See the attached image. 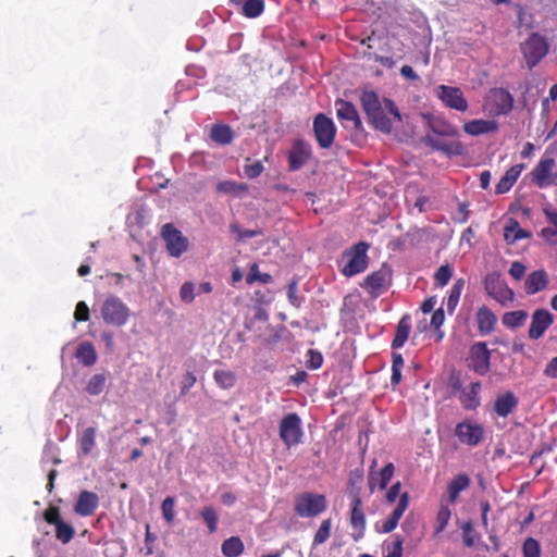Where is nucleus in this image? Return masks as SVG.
I'll list each match as a JSON object with an SVG mask.
<instances>
[{
  "label": "nucleus",
  "instance_id": "f257e3e1",
  "mask_svg": "<svg viewBox=\"0 0 557 557\" xmlns=\"http://www.w3.org/2000/svg\"><path fill=\"white\" fill-rule=\"evenodd\" d=\"M360 102L368 123L376 131L391 134L393 120L401 122V114L395 102L389 98L381 100L375 91L364 90L361 94Z\"/></svg>",
  "mask_w": 557,
  "mask_h": 557
},
{
  "label": "nucleus",
  "instance_id": "f03ea898",
  "mask_svg": "<svg viewBox=\"0 0 557 557\" xmlns=\"http://www.w3.org/2000/svg\"><path fill=\"white\" fill-rule=\"evenodd\" d=\"M400 488L401 483L397 481L386 492L385 499L388 504L395 503L397 497L399 499L391 516L381 525L379 523L375 524V530L380 533L394 531L409 506V494L407 492L400 494Z\"/></svg>",
  "mask_w": 557,
  "mask_h": 557
},
{
  "label": "nucleus",
  "instance_id": "7ed1b4c3",
  "mask_svg": "<svg viewBox=\"0 0 557 557\" xmlns=\"http://www.w3.org/2000/svg\"><path fill=\"white\" fill-rule=\"evenodd\" d=\"M369 247L367 242H359L343 252L344 265L341 271L345 276L351 277L367 270Z\"/></svg>",
  "mask_w": 557,
  "mask_h": 557
},
{
  "label": "nucleus",
  "instance_id": "20e7f679",
  "mask_svg": "<svg viewBox=\"0 0 557 557\" xmlns=\"http://www.w3.org/2000/svg\"><path fill=\"white\" fill-rule=\"evenodd\" d=\"M327 507V502L324 495L311 492L299 494L295 498V511L301 518L317 517Z\"/></svg>",
  "mask_w": 557,
  "mask_h": 557
},
{
  "label": "nucleus",
  "instance_id": "39448f33",
  "mask_svg": "<svg viewBox=\"0 0 557 557\" xmlns=\"http://www.w3.org/2000/svg\"><path fill=\"white\" fill-rule=\"evenodd\" d=\"M129 317V308L116 296L106 298L101 306V318L107 324L123 326Z\"/></svg>",
  "mask_w": 557,
  "mask_h": 557
},
{
  "label": "nucleus",
  "instance_id": "423d86ee",
  "mask_svg": "<svg viewBox=\"0 0 557 557\" xmlns=\"http://www.w3.org/2000/svg\"><path fill=\"white\" fill-rule=\"evenodd\" d=\"M278 435L287 448L301 442L304 432L301 419L296 412L285 414L280 421Z\"/></svg>",
  "mask_w": 557,
  "mask_h": 557
},
{
  "label": "nucleus",
  "instance_id": "0eeeda50",
  "mask_svg": "<svg viewBox=\"0 0 557 557\" xmlns=\"http://www.w3.org/2000/svg\"><path fill=\"white\" fill-rule=\"evenodd\" d=\"M486 294L503 306L511 302L515 298L513 290L508 287L499 272H491L484 278Z\"/></svg>",
  "mask_w": 557,
  "mask_h": 557
},
{
  "label": "nucleus",
  "instance_id": "6e6552de",
  "mask_svg": "<svg viewBox=\"0 0 557 557\" xmlns=\"http://www.w3.org/2000/svg\"><path fill=\"white\" fill-rule=\"evenodd\" d=\"M521 51L529 69L534 67L548 51V44L545 37L537 33H532L521 45Z\"/></svg>",
  "mask_w": 557,
  "mask_h": 557
},
{
  "label": "nucleus",
  "instance_id": "1a4fd4ad",
  "mask_svg": "<svg viewBox=\"0 0 557 557\" xmlns=\"http://www.w3.org/2000/svg\"><path fill=\"white\" fill-rule=\"evenodd\" d=\"M161 236L171 257L180 258L188 250L189 242L172 223L162 226Z\"/></svg>",
  "mask_w": 557,
  "mask_h": 557
},
{
  "label": "nucleus",
  "instance_id": "9d476101",
  "mask_svg": "<svg viewBox=\"0 0 557 557\" xmlns=\"http://www.w3.org/2000/svg\"><path fill=\"white\" fill-rule=\"evenodd\" d=\"M313 133L320 148H330L335 139L336 127L332 119L324 113H318L313 119Z\"/></svg>",
  "mask_w": 557,
  "mask_h": 557
},
{
  "label": "nucleus",
  "instance_id": "9b49d317",
  "mask_svg": "<svg viewBox=\"0 0 557 557\" xmlns=\"http://www.w3.org/2000/svg\"><path fill=\"white\" fill-rule=\"evenodd\" d=\"M556 168L555 159L550 157H543L531 172L532 182L539 188H546L553 185L557 178V173L554 172Z\"/></svg>",
  "mask_w": 557,
  "mask_h": 557
},
{
  "label": "nucleus",
  "instance_id": "f8f14e48",
  "mask_svg": "<svg viewBox=\"0 0 557 557\" xmlns=\"http://www.w3.org/2000/svg\"><path fill=\"white\" fill-rule=\"evenodd\" d=\"M491 350L486 343L478 342L470 348L469 368L480 375H485L490 371Z\"/></svg>",
  "mask_w": 557,
  "mask_h": 557
},
{
  "label": "nucleus",
  "instance_id": "ddd939ff",
  "mask_svg": "<svg viewBox=\"0 0 557 557\" xmlns=\"http://www.w3.org/2000/svg\"><path fill=\"white\" fill-rule=\"evenodd\" d=\"M436 96L449 109L465 112L469 108L467 99L458 87L440 85L436 87Z\"/></svg>",
  "mask_w": 557,
  "mask_h": 557
},
{
  "label": "nucleus",
  "instance_id": "4468645a",
  "mask_svg": "<svg viewBox=\"0 0 557 557\" xmlns=\"http://www.w3.org/2000/svg\"><path fill=\"white\" fill-rule=\"evenodd\" d=\"M455 435L462 444L474 447L482 442L484 429L479 423L462 421L455 426Z\"/></svg>",
  "mask_w": 557,
  "mask_h": 557
},
{
  "label": "nucleus",
  "instance_id": "2eb2a0df",
  "mask_svg": "<svg viewBox=\"0 0 557 557\" xmlns=\"http://www.w3.org/2000/svg\"><path fill=\"white\" fill-rule=\"evenodd\" d=\"M350 524L355 531H358L357 535H354L355 541L361 539L366 530V515L362 509V500L359 491L351 492V504H350Z\"/></svg>",
  "mask_w": 557,
  "mask_h": 557
},
{
  "label": "nucleus",
  "instance_id": "dca6fc26",
  "mask_svg": "<svg viewBox=\"0 0 557 557\" xmlns=\"http://www.w3.org/2000/svg\"><path fill=\"white\" fill-rule=\"evenodd\" d=\"M554 315L547 309H536L531 318L528 335L531 339H540L553 324Z\"/></svg>",
  "mask_w": 557,
  "mask_h": 557
},
{
  "label": "nucleus",
  "instance_id": "f3484780",
  "mask_svg": "<svg viewBox=\"0 0 557 557\" xmlns=\"http://www.w3.org/2000/svg\"><path fill=\"white\" fill-rule=\"evenodd\" d=\"M311 157V147L308 143L297 139L288 153V170L298 171Z\"/></svg>",
  "mask_w": 557,
  "mask_h": 557
},
{
  "label": "nucleus",
  "instance_id": "a211bd4d",
  "mask_svg": "<svg viewBox=\"0 0 557 557\" xmlns=\"http://www.w3.org/2000/svg\"><path fill=\"white\" fill-rule=\"evenodd\" d=\"M490 99L493 104V112L495 115H506L513 108L515 99L505 88H493L490 91Z\"/></svg>",
  "mask_w": 557,
  "mask_h": 557
},
{
  "label": "nucleus",
  "instance_id": "6ab92c4d",
  "mask_svg": "<svg viewBox=\"0 0 557 557\" xmlns=\"http://www.w3.org/2000/svg\"><path fill=\"white\" fill-rule=\"evenodd\" d=\"M423 141L432 149L444 152L448 156H460L463 153V145L459 140L446 141L434 135L426 134Z\"/></svg>",
  "mask_w": 557,
  "mask_h": 557
},
{
  "label": "nucleus",
  "instance_id": "aec40b11",
  "mask_svg": "<svg viewBox=\"0 0 557 557\" xmlns=\"http://www.w3.org/2000/svg\"><path fill=\"white\" fill-rule=\"evenodd\" d=\"M99 506V497L96 493L84 490L79 493L74 505V511L81 517L92 516Z\"/></svg>",
  "mask_w": 557,
  "mask_h": 557
},
{
  "label": "nucleus",
  "instance_id": "412c9836",
  "mask_svg": "<svg viewBox=\"0 0 557 557\" xmlns=\"http://www.w3.org/2000/svg\"><path fill=\"white\" fill-rule=\"evenodd\" d=\"M337 117L339 120L349 121L352 123V128L356 132H363V125L360 120L359 113L356 107L346 100L337 99L335 101Z\"/></svg>",
  "mask_w": 557,
  "mask_h": 557
},
{
  "label": "nucleus",
  "instance_id": "4be33fe9",
  "mask_svg": "<svg viewBox=\"0 0 557 557\" xmlns=\"http://www.w3.org/2000/svg\"><path fill=\"white\" fill-rule=\"evenodd\" d=\"M463 131L471 136L495 133L498 131V123L495 120H472L463 124Z\"/></svg>",
  "mask_w": 557,
  "mask_h": 557
},
{
  "label": "nucleus",
  "instance_id": "5701e85b",
  "mask_svg": "<svg viewBox=\"0 0 557 557\" xmlns=\"http://www.w3.org/2000/svg\"><path fill=\"white\" fill-rule=\"evenodd\" d=\"M549 283L548 275L545 270H536L531 272L524 281V290L528 295H534L544 290Z\"/></svg>",
  "mask_w": 557,
  "mask_h": 557
},
{
  "label": "nucleus",
  "instance_id": "b1692460",
  "mask_svg": "<svg viewBox=\"0 0 557 557\" xmlns=\"http://www.w3.org/2000/svg\"><path fill=\"white\" fill-rule=\"evenodd\" d=\"M481 383L472 382L459 395V401L466 410H475L480 406Z\"/></svg>",
  "mask_w": 557,
  "mask_h": 557
},
{
  "label": "nucleus",
  "instance_id": "393cba45",
  "mask_svg": "<svg viewBox=\"0 0 557 557\" xmlns=\"http://www.w3.org/2000/svg\"><path fill=\"white\" fill-rule=\"evenodd\" d=\"M478 332L481 335H488L493 332L494 326L497 322V318L494 312L486 306H482L478 309L475 314Z\"/></svg>",
  "mask_w": 557,
  "mask_h": 557
},
{
  "label": "nucleus",
  "instance_id": "a878e982",
  "mask_svg": "<svg viewBox=\"0 0 557 557\" xmlns=\"http://www.w3.org/2000/svg\"><path fill=\"white\" fill-rule=\"evenodd\" d=\"M525 165L515 164L510 169L506 171V173L500 177L495 187V193L497 195H503L511 189L513 184L517 182L521 172L524 170Z\"/></svg>",
  "mask_w": 557,
  "mask_h": 557
},
{
  "label": "nucleus",
  "instance_id": "bb28decb",
  "mask_svg": "<svg viewBox=\"0 0 557 557\" xmlns=\"http://www.w3.org/2000/svg\"><path fill=\"white\" fill-rule=\"evenodd\" d=\"M518 397L512 392H506L496 397L494 401V411L497 416L506 418L518 406Z\"/></svg>",
  "mask_w": 557,
  "mask_h": 557
},
{
  "label": "nucleus",
  "instance_id": "cd10ccee",
  "mask_svg": "<svg viewBox=\"0 0 557 557\" xmlns=\"http://www.w3.org/2000/svg\"><path fill=\"white\" fill-rule=\"evenodd\" d=\"M531 232L520 227L519 222L511 218L504 227V239L508 245H512L520 239L531 238Z\"/></svg>",
  "mask_w": 557,
  "mask_h": 557
},
{
  "label": "nucleus",
  "instance_id": "c85d7f7f",
  "mask_svg": "<svg viewBox=\"0 0 557 557\" xmlns=\"http://www.w3.org/2000/svg\"><path fill=\"white\" fill-rule=\"evenodd\" d=\"M429 128L432 132L431 135L441 137H456L458 136V129L455 125L442 117H429Z\"/></svg>",
  "mask_w": 557,
  "mask_h": 557
},
{
  "label": "nucleus",
  "instance_id": "c756f323",
  "mask_svg": "<svg viewBox=\"0 0 557 557\" xmlns=\"http://www.w3.org/2000/svg\"><path fill=\"white\" fill-rule=\"evenodd\" d=\"M471 480L468 474L460 473L456 475L447 486L448 502L455 504L459 494L470 486Z\"/></svg>",
  "mask_w": 557,
  "mask_h": 557
},
{
  "label": "nucleus",
  "instance_id": "7c9ffc66",
  "mask_svg": "<svg viewBox=\"0 0 557 557\" xmlns=\"http://www.w3.org/2000/svg\"><path fill=\"white\" fill-rule=\"evenodd\" d=\"M96 434L97 430L94 426L86 428L78 436V455L79 456H88L91 454L96 446Z\"/></svg>",
  "mask_w": 557,
  "mask_h": 557
},
{
  "label": "nucleus",
  "instance_id": "2f4dec72",
  "mask_svg": "<svg viewBox=\"0 0 557 557\" xmlns=\"http://www.w3.org/2000/svg\"><path fill=\"white\" fill-rule=\"evenodd\" d=\"M410 330V317L406 314L398 321V324L396 326L395 336L392 342L393 349H399L405 345L409 337Z\"/></svg>",
  "mask_w": 557,
  "mask_h": 557
},
{
  "label": "nucleus",
  "instance_id": "473e14b6",
  "mask_svg": "<svg viewBox=\"0 0 557 557\" xmlns=\"http://www.w3.org/2000/svg\"><path fill=\"white\" fill-rule=\"evenodd\" d=\"M386 285V272L383 270L369 274L363 282L366 288L371 295L377 296L380 290Z\"/></svg>",
  "mask_w": 557,
  "mask_h": 557
},
{
  "label": "nucleus",
  "instance_id": "72a5a7b5",
  "mask_svg": "<svg viewBox=\"0 0 557 557\" xmlns=\"http://www.w3.org/2000/svg\"><path fill=\"white\" fill-rule=\"evenodd\" d=\"M75 357L85 367H91L97 361V352L94 345L89 342H83L78 345Z\"/></svg>",
  "mask_w": 557,
  "mask_h": 557
},
{
  "label": "nucleus",
  "instance_id": "f704fd0d",
  "mask_svg": "<svg viewBox=\"0 0 557 557\" xmlns=\"http://www.w3.org/2000/svg\"><path fill=\"white\" fill-rule=\"evenodd\" d=\"M245 545L239 536H231L223 541L221 552L225 557H238L244 553Z\"/></svg>",
  "mask_w": 557,
  "mask_h": 557
},
{
  "label": "nucleus",
  "instance_id": "c9c22d12",
  "mask_svg": "<svg viewBox=\"0 0 557 557\" xmlns=\"http://www.w3.org/2000/svg\"><path fill=\"white\" fill-rule=\"evenodd\" d=\"M210 138L219 145H230L233 140V132L228 125L214 124L210 132Z\"/></svg>",
  "mask_w": 557,
  "mask_h": 557
},
{
  "label": "nucleus",
  "instance_id": "e433bc0d",
  "mask_svg": "<svg viewBox=\"0 0 557 557\" xmlns=\"http://www.w3.org/2000/svg\"><path fill=\"white\" fill-rule=\"evenodd\" d=\"M216 385L222 389L233 388L236 384V374L231 370L218 369L213 373Z\"/></svg>",
  "mask_w": 557,
  "mask_h": 557
},
{
  "label": "nucleus",
  "instance_id": "4c0bfd02",
  "mask_svg": "<svg viewBox=\"0 0 557 557\" xmlns=\"http://www.w3.org/2000/svg\"><path fill=\"white\" fill-rule=\"evenodd\" d=\"M528 318V313L524 310H516L506 312L503 315V324L509 329H518L522 326Z\"/></svg>",
  "mask_w": 557,
  "mask_h": 557
},
{
  "label": "nucleus",
  "instance_id": "58836bf2",
  "mask_svg": "<svg viewBox=\"0 0 557 557\" xmlns=\"http://www.w3.org/2000/svg\"><path fill=\"white\" fill-rule=\"evenodd\" d=\"M248 190V186L244 183H238L236 181H221L216 184V191L221 194H233L240 195Z\"/></svg>",
  "mask_w": 557,
  "mask_h": 557
},
{
  "label": "nucleus",
  "instance_id": "ea45409f",
  "mask_svg": "<svg viewBox=\"0 0 557 557\" xmlns=\"http://www.w3.org/2000/svg\"><path fill=\"white\" fill-rule=\"evenodd\" d=\"M107 377L104 374H94L86 385V392L91 396H97L101 394L104 389Z\"/></svg>",
  "mask_w": 557,
  "mask_h": 557
},
{
  "label": "nucleus",
  "instance_id": "a19ab883",
  "mask_svg": "<svg viewBox=\"0 0 557 557\" xmlns=\"http://www.w3.org/2000/svg\"><path fill=\"white\" fill-rule=\"evenodd\" d=\"M264 10L263 0H246L243 3V14L246 17L255 18L262 14Z\"/></svg>",
  "mask_w": 557,
  "mask_h": 557
},
{
  "label": "nucleus",
  "instance_id": "79ce46f5",
  "mask_svg": "<svg viewBox=\"0 0 557 557\" xmlns=\"http://www.w3.org/2000/svg\"><path fill=\"white\" fill-rule=\"evenodd\" d=\"M465 285V281L462 278H459L455 282V284L451 286L448 298H447V310L453 313L456 309L459 298L462 292Z\"/></svg>",
  "mask_w": 557,
  "mask_h": 557
},
{
  "label": "nucleus",
  "instance_id": "37998d69",
  "mask_svg": "<svg viewBox=\"0 0 557 557\" xmlns=\"http://www.w3.org/2000/svg\"><path fill=\"white\" fill-rule=\"evenodd\" d=\"M200 516L207 524L209 533H214L219 521L216 510L212 506H205L200 511Z\"/></svg>",
  "mask_w": 557,
  "mask_h": 557
},
{
  "label": "nucleus",
  "instance_id": "c03bdc74",
  "mask_svg": "<svg viewBox=\"0 0 557 557\" xmlns=\"http://www.w3.org/2000/svg\"><path fill=\"white\" fill-rule=\"evenodd\" d=\"M74 528L64 521H61L55 525V537L63 544L71 542V540L74 537Z\"/></svg>",
  "mask_w": 557,
  "mask_h": 557
},
{
  "label": "nucleus",
  "instance_id": "a18cd8bd",
  "mask_svg": "<svg viewBox=\"0 0 557 557\" xmlns=\"http://www.w3.org/2000/svg\"><path fill=\"white\" fill-rule=\"evenodd\" d=\"M256 281H258L262 284H269L272 282V275L269 273H260L258 264L253 263L250 267L249 272L246 276V282H247V284H252Z\"/></svg>",
  "mask_w": 557,
  "mask_h": 557
},
{
  "label": "nucleus",
  "instance_id": "49530a36",
  "mask_svg": "<svg viewBox=\"0 0 557 557\" xmlns=\"http://www.w3.org/2000/svg\"><path fill=\"white\" fill-rule=\"evenodd\" d=\"M403 540L400 536H395L392 542H385L383 545L384 557H403Z\"/></svg>",
  "mask_w": 557,
  "mask_h": 557
},
{
  "label": "nucleus",
  "instance_id": "de8ad7c7",
  "mask_svg": "<svg viewBox=\"0 0 557 557\" xmlns=\"http://www.w3.org/2000/svg\"><path fill=\"white\" fill-rule=\"evenodd\" d=\"M332 521L331 519H325L321 522L318 531L314 534L313 544L320 545L326 542L331 535Z\"/></svg>",
  "mask_w": 557,
  "mask_h": 557
},
{
  "label": "nucleus",
  "instance_id": "09e8293b",
  "mask_svg": "<svg viewBox=\"0 0 557 557\" xmlns=\"http://www.w3.org/2000/svg\"><path fill=\"white\" fill-rule=\"evenodd\" d=\"M523 557H541V545L537 540L528 537L522 544Z\"/></svg>",
  "mask_w": 557,
  "mask_h": 557
},
{
  "label": "nucleus",
  "instance_id": "8fccbe9b",
  "mask_svg": "<svg viewBox=\"0 0 557 557\" xmlns=\"http://www.w3.org/2000/svg\"><path fill=\"white\" fill-rule=\"evenodd\" d=\"M453 275V269L449 264L441 265L434 273L435 284L440 287H444L448 284Z\"/></svg>",
  "mask_w": 557,
  "mask_h": 557
},
{
  "label": "nucleus",
  "instance_id": "3c124183",
  "mask_svg": "<svg viewBox=\"0 0 557 557\" xmlns=\"http://www.w3.org/2000/svg\"><path fill=\"white\" fill-rule=\"evenodd\" d=\"M247 163L244 165V174L248 178H256L260 176L264 170L261 161L256 160L251 162L250 158H247Z\"/></svg>",
  "mask_w": 557,
  "mask_h": 557
},
{
  "label": "nucleus",
  "instance_id": "603ef678",
  "mask_svg": "<svg viewBox=\"0 0 557 557\" xmlns=\"http://www.w3.org/2000/svg\"><path fill=\"white\" fill-rule=\"evenodd\" d=\"M395 472V466L393 462L386 463L379 473V487L385 490L392 480Z\"/></svg>",
  "mask_w": 557,
  "mask_h": 557
},
{
  "label": "nucleus",
  "instance_id": "864d4df0",
  "mask_svg": "<svg viewBox=\"0 0 557 557\" xmlns=\"http://www.w3.org/2000/svg\"><path fill=\"white\" fill-rule=\"evenodd\" d=\"M175 498L168 496L161 505L162 516L168 523H172L175 518Z\"/></svg>",
  "mask_w": 557,
  "mask_h": 557
},
{
  "label": "nucleus",
  "instance_id": "5fc2aeb1",
  "mask_svg": "<svg viewBox=\"0 0 557 557\" xmlns=\"http://www.w3.org/2000/svg\"><path fill=\"white\" fill-rule=\"evenodd\" d=\"M230 228H231V231L233 233L237 234L239 240H243V239H246V238H253V237H258V236L262 235L261 230H259V228H256V230H244L236 222L232 223L230 225Z\"/></svg>",
  "mask_w": 557,
  "mask_h": 557
},
{
  "label": "nucleus",
  "instance_id": "6e6d98bb",
  "mask_svg": "<svg viewBox=\"0 0 557 557\" xmlns=\"http://www.w3.org/2000/svg\"><path fill=\"white\" fill-rule=\"evenodd\" d=\"M450 516H451V512L447 506H442L440 508L437 516H436V530H435L436 533H441L442 531H444V529L446 528V525L449 522Z\"/></svg>",
  "mask_w": 557,
  "mask_h": 557
},
{
  "label": "nucleus",
  "instance_id": "4d7b16f0",
  "mask_svg": "<svg viewBox=\"0 0 557 557\" xmlns=\"http://www.w3.org/2000/svg\"><path fill=\"white\" fill-rule=\"evenodd\" d=\"M309 359L307 361V367L312 370H317L322 367L323 356L321 352L314 349H309L308 351Z\"/></svg>",
  "mask_w": 557,
  "mask_h": 557
},
{
  "label": "nucleus",
  "instance_id": "13d9d810",
  "mask_svg": "<svg viewBox=\"0 0 557 557\" xmlns=\"http://www.w3.org/2000/svg\"><path fill=\"white\" fill-rule=\"evenodd\" d=\"M74 318L78 322H86L89 320V308L85 301H78L75 307Z\"/></svg>",
  "mask_w": 557,
  "mask_h": 557
},
{
  "label": "nucleus",
  "instance_id": "bf43d9fd",
  "mask_svg": "<svg viewBox=\"0 0 557 557\" xmlns=\"http://www.w3.org/2000/svg\"><path fill=\"white\" fill-rule=\"evenodd\" d=\"M44 518L49 524L57 525L61 521L60 509L54 506H50L44 513Z\"/></svg>",
  "mask_w": 557,
  "mask_h": 557
},
{
  "label": "nucleus",
  "instance_id": "052dcab7",
  "mask_svg": "<svg viewBox=\"0 0 557 557\" xmlns=\"http://www.w3.org/2000/svg\"><path fill=\"white\" fill-rule=\"evenodd\" d=\"M297 286H298V281L296 278H293L288 285H287V297H288V301L290 302V305H293L294 307H299L300 306V301L297 297Z\"/></svg>",
  "mask_w": 557,
  "mask_h": 557
},
{
  "label": "nucleus",
  "instance_id": "680f3d73",
  "mask_svg": "<svg viewBox=\"0 0 557 557\" xmlns=\"http://www.w3.org/2000/svg\"><path fill=\"white\" fill-rule=\"evenodd\" d=\"M194 289L195 288L193 283L185 282L180 289L181 299L186 304L191 302L195 298Z\"/></svg>",
  "mask_w": 557,
  "mask_h": 557
},
{
  "label": "nucleus",
  "instance_id": "e2e57ef3",
  "mask_svg": "<svg viewBox=\"0 0 557 557\" xmlns=\"http://www.w3.org/2000/svg\"><path fill=\"white\" fill-rule=\"evenodd\" d=\"M461 530H462V540H463V544L467 546V547H472L474 545V539L473 536L471 535L472 532H473V527H472V523L470 521H467L465 522L462 525H461Z\"/></svg>",
  "mask_w": 557,
  "mask_h": 557
},
{
  "label": "nucleus",
  "instance_id": "0e129e2a",
  "mask_svg": "<svg viewBox=\"0 0 557 557\" xmlns=\"http://www.w3.org/2000/svg\"><path fill=\"white\" fill-rule=\"evenodd\" d=\"M527 271V267L520 261H513L509 269V274L516 281H520Z\"/></svg>",
  "mask_w": 557,
  "mask_h": 557
},
{
  "label": "nucleus",
  "instance_id": "69168bd1",
  "mask_svg": "<svg viewBox=\"0 0 557 557\" xmlns=\"http://www.w3.org/2000/svg\"><path fill=\"white\" fill-rule=\"evenodd\" d=\"M196 381V375L193 372H186L181 384V394L186 395L195 385Z\"/></svg>",
  "mask_w": 557,
  "mask_h": 557
},
{
  "label": "nucleus",
  "instance_id": "338daca9",
  "mask_svg": "<svg viewBox=\"0 0 557 557\" xmlns=\"http://www.w3.org/2000/svg\"><path fill=\"white\" fill-rule=\"evenodd\" d=\"M544 375L550 379H557V356L550 359L546 364Z\"/></svg>",
  "mask_w": 557,
  "mask_h": 557
},
{
  "label": "nucleus",
  "instance_id": "774afa93",
  "mask_svg": "<svg viewBox=\"0 0 557 557\" xmlns=\"http://www.w3.org/2000/svg\"><path fill=\"white\" fill-rule=\"evenodd\" d=\"M444 320H445L444 310L440 308L433 312L432 318H431V324L437 329L444 323Z\"/></svg>",
  "mask_w": 557,
  "mask_h": 557
}]
</instances>
